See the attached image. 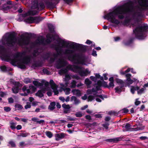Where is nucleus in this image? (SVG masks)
I'll return each instance as SVG.
<instances>
[{
  "mask_svg": "<svg viewBox=\"0 0 148 148\" xmlns=\"http://www.w3.org/2000/svg\"><path fill=\"white\" fill-rule=\"evenodd\" d=\"M131 127L129 123H127L125 125V127L127 130H129Z\"/></svg>",
  "mask_w": 148,
  "mask_h": 148,
  "instance_id": "obj_55",
  "label": "nucleus"
},
{
  "mask_svg": "<svg viewBox=\"0 0 148 148\" xmlns=\"http://www.w3.org/2000/svg\"><path fill=\"white\" fill-rule=\"evenodd\" d=\"M90 79L92 81H94L95 82H96L97 81V79L96 78L93 76H91L90 77Z\"/></svg>",
  "mask_w": 148,
  "mask_h": 148,
  "instance_id": "obj_58",
  "label": "nucleus"
},
{
  "mask_svg": "<svg viewBox=\"0 0 148 148\" xmlns=\"http://www.w3.org/2000/svg\"><path fill=\"white\" fill-rule=\"evenodd\" d=\"M4 111L5 112H10L11 110V108L9 107H5L4 108Z\"/></svg>",
  "mask_w": 148,
  "mask_h": 148,
  "instance_id": "obj_49",
  "label": "nucleus"
},
{
  "mask_svg": "<svg viewBox=\"0 0 148 148\" xmlns=\"http://www.w3.org/2000/svg\"><path fill=\"white\" fill-rule=\"evenodd\" d=\"M42 66V63L40 62H36L33 63L32 66L33 67H38Z\"/></svg>",
  "mask_w": 148,
  "mask_h": 148,
  "instance_id": "obj_24",
  "label": "nucleus"
},
{
  "mask_svg": "<svg viewBox=\"0 0 148 148\" xmlns=\"http://www.w3.org/2000/svg\"><path fill=\"white\" fill-rule=\"evenodd\" d=\"M71 101H74V104L77 105L80 103V100L77 99L76 97L75 96H72L71 98Z\"/></svg>",
  "mask_w": 148,
  "mask_h": 148,
  "instance_id": "obj_22",
  "label": "nucleus"
},
{
  "mask_svg": "<svg viewBox=\"0 0 148 148\" xmlns=\"http://www.w3.org/2000/svg\"><path fill=\"white\" fill-rule=\"evenodd\" d=\"M25 53L24 52L20 53L18 52L14 55V59H11L10 57V59H6L7 61H8V60H11V64L13 66H15V64L17 62L16 58L20 57H21L23 55H25Z\"/></svg>",
  "mask_w": 148,
  "mask_h": 148,
  "instance_id": "obj_10",
  "label": "nucleus"
},
{
  "mask_svg": "<svg viewBox=\"0 0 148 148\" xmlns=\"http://www.w3.org/2000/svg\"><path fill=\"white\" fill-rule=\"evenodd\" d=\"M52 47L54 48L57 53L56 54H54V56L55 58L57 57L58 55L61 54L62 50L60 45H53Z\"/></svg>",
  "mask_w": 148,
  "mask_h": 148,
  "instance_id": "obj_12",
  "label": "nucleus"
},
{
  "mask_svg": "<svg viewBox=\"0 0 148 148\" xmlns=\"http://www.w3.org/2000/svg\"><path fill=\"white\" fill-rule=\"evenodd\" d=\"M75 91L76 92V94L77 96H81V93L79 90L75 89L72 90V92L73 93H74Z\"/></svg>",
  "mask_w": 148,
  "mask_h": 148,
  "instance_id": "obj_28",
  "label": "nucleus"
},
{
  "mask_svg": "<svg viewBox=\"0 0 148 148\" xmlns=\"http://www.w3.org/2000/svg\"><path fill=\"white\" fill-rule=\"evenodd\" d=\"M14 107L16 108H17L18 110H20L22 109L23 108V107L21 105L19 104H16L14 106Z\"/></svg>",
  "mask_w": 148,
  "mask_h": 148,
  "instance_id": "obj_34",
  "label": "nucleus"
},
{
  "mask_svg": "<svg viewBox=\"0 0 148 148\" xmlns=\"http://www.w3.org/2000/svg\"><path fill=\"white\" fill-rule=\"evenodd\" d=\"M8 102L10 103H13L14 102V99L11 97L8 98Z\"/></svg>",
  "mask_w": 148,
  "mask_h": 148,
  "instance_id": "obj_60",
  "label": "nucleus"
},
{
  "mask_svg": "<svg viewBox=\"0 0 148 148\" xmlns=\"http://www.w3.org/2000/svg\"><path fill=\"white\" fill-rule=\"evenodd\" d=\"M62 107L64 109H70L71 107L69 105H66L65 103H64L62 105Z\"/></svg>",
  "mask_w": 148,
  "mask_h": 148,
  "instance_id": "obj_35",
  "label": "nucleus"
},
{
  "mask_svg": "<svg viewBox=\"0 0 148 148\" xmlns=\"http://www.w3.org/2000/svg\"><path fill=\"white\" fill-rule=\"evenodd\" d=\"M19 89L18 87L14 86L12 88V92L15 94L17 93L18 92Z\"/></svg>",
  "mask_w": 148,
  "mask_h": 148,
  "instance_id": "obj_27",
  "label": "nucleus"
},
{
  "mask_svg": "<svg viewBox=\"0 0 148 148\" xmlns=\"http://www.w3.org/2000/svg\"><path fill=\"white\" fill-rule=\"evenodd\" d=\"M108 114L110 115H117L118 114V113L115 111H111L109 112Z\"/></svg>",
  "mask_w": 148,
  "mask_h": 148,
  "instance_id": "obj_48",
  "label": "nucleus"
},
{
  "mask_svg": "<svg viewBox=\"0 0 148 148\" xmlns=\"http://www.w3.org/2000/svg\"><path fill=\"white\" fill-rule=\"evenodd\" d=\"M43 19V18L42 17H30L25 19L24 21L28 23H38L42 21Z\"/></svg>",
  "mask_w": 148,
  "mask_h": 148,
  "instance_id": "obj_8",
  "label": "nucleus"
},
{
  "mask_svg": "<svg viewBox=\"0 0 148 148\" xmlns=\"http://www.w3.org/2000/svg\"><path fill=\"white\" fill-rule=\"evenodd\" d=\"M104 141L108 143H111L112 142L114 143V138L105 139L104 140Z\"/></svg>",
  "mask_w": 148,
  "mask_h": 148,
  "instance_id": "obj_45",
  "label": "nucleus"
},
{
  "mask_svg": "<svg viewBox=\"0 0 148 148\" xmlns=\"http://www.w3.org/2000/svg\"><path fill=\"white\" fill-rule=\"evenodd\" d=\"M29 133H21L20 135H18V136H21L22 137H26L28 135Z\"/></svg>",
  "mask_w": 148,
  "mask_h": 148,
  "instance_id": "obj_52",
  "label": "nucleus"
},
{
  "mask_svg": "<svg viewBox=\"0 0 148 148\" xmlns=\"http://www.w3.org/2000/svg\"><path fill=\"white\" fill-rule=\"evenodd\" d=\"M35 95L40 98H42L44 96V94H42L41 90H40L38 91L35 94Z\"/></svg>",
  "mask_w": 148,
  "mask_h": 148,
  "instance_id": "obj_26",
  "label": "nucleus"
},
{
  "mask_svg": "<svg viewBox=\"0 0 148 148\" xmlns=\"http://www.w3.org/2000/svg\"><path fill=\"white\" fill-rule=\"evenodd\" d=\"M40 90H41V92L43 94L45 93L47 91V89L46 88L43 87Z\"/></svg>",
  "mask_w": 148,
  "mask_h": 148,
  "instance_id": "obj_56",
  "label": "nucleus"
},
{
  "mask_svg": "<svg viewBox=\"0 0 148 148\" xmlns=\"http://www.w3.org/2000/svg\"><path fill=\"white\" fill-rule=\"evenodd\" d=\"M96 94L97 93H96L95 94L94 93L93 94V95H95V97H99L102 100H104V99L103 98V96L102 95H97Z\"/></svg>",
  "mask_w": 148,
  "mask_h": 148,
  "instance_id": "obj_46",
  "label": "nucleus"
},
{
  "mask_svg": "<svg viewBox=\"0 0 148 148\" xmlns=\"http://www.w3.org/2000/svg\"><path fill=\"white\" fill-rule=\"evenodd\" d=\"M7 50L3 46L0 45V55L6 59H10V56L6 54Z\"/></svg>",
  "mask_w": 148,
  "mask_h": 148,
  "instance_id": "obj_9",
  "label": "nucleus"
},
{
  "mask_svg": "<svg viewBox=\"0 0 148 148\" xmlns=\"http://www.w3.org/2000/svg\"><path fill=\"white\" fill-rule=\"evenodd\" d=\"M76 82L74 80H73L72 81V82H71V88H75L76 86Z\"/></svg>",
  "mask_w": 148,
  "mask_h": 148,
  "instance_id": "obj_39",
  "label": "nucleus"
},
{
  "mask_svg": "<svg viewBox=\"0 0 148 148\" xmlns=\"http://www.w3.org/2000/svg\"><path fill=\"white\" fill-rule=\"evenodd\" d=\"M38 53V50H35L33 51V55L34 56L36 57V54Z\"/></svg>",
  "mask_w": 148,
  "mask_h": 148,
  "instance_id": "obj_59",
  "label": "nucleus"
},
{
  "mask_svg": "<svg viewBox=\"0 0 148 148\" xmlns=\"http://www.w3.org/2000/svg\"><path fill=\"white\" fill-rule=\"evenodd\" d=\"M94 116L96 118H102V116L101 114H96L94 115Z\"/></svg>",
  "mask_w": 148,
  "mask_h": 148,
  "instance_id": "obj_57",
  "label": "nucleus"
},
{
  "mask_svg": "<svg viewBox=\"0 0 148 148\" xmlns=\"http://www.w3.org/2000/svg\"><path fill=\"white\" fill-rule=\"evenodd\" d=\"M67 69L75 73H79L81 76H82L84 74L85 75L86 72L89 73V72L86 70L85 71H82V67L79 66L75 65H71L70 64L67 66L66 69H61L60 71V73L63 74L67 72Z\"/></svg>",
  "mask_w": 148,
  "mask_h": 148,
  "instance_id": "obj_5",
  "label": "nucleus"
},
{
  "mask_svg": "<svg viewBox=\"0 0 148 148\" xmlns=\"http://www.w3.org/2000/svg\"><path fill=\"white\" fill-rule=\"evenodd\" d=\"M56 40L57 42L61 43L63 47L65 45L66 47H67L69 45L70 48L79 50L82 52H85L87 51L86 47L88 46L86 45H84L74 42H72L71 44H69V43L62 40L60 38H58Z\"/></svg>",
  "mask_w": 148,
  "mask_h": 148,
  "instance_id": "obj_4",
  "label": "nucleus"
},
{
  "mask_svg": "<svg viewBox=\"0 0 148 148\" xmlns=\"http://www.w3.org/2000/svg\"><path fill=\"white\" fill-rule=\"evenodd\" d=\"M9 144L11 145V147H15L16 146V144L13 141H10L9 142Z\"/></svg>",
  "mask_w": 148,
  "mask_h": 148,
  "instance_id": "obj_41",
  "label": "nucleus"
},
{
  "mask_svg": "<svg viewBox=\"0 0 148 148\" xmlns=\"http://www.w3.org/2000/svg\"><path fill=\"white\" fill-rule=\"evenodd\" d=\"M102 83H103V82L101 81L100 80H98L97 83L96 84L98 86H102Z\"/></svg>",
  "mask_w": 148,
  "mask_h": 148,
  "instance_id": "obj_54",
  "label": "nucleus"
},
{
  "mask_svg": "<svg viewBox=\"0 0 148 148\" xmlns=\"http://www.w3.org/2000/svg\"><path fill=\"white\" fill-rule=\"evenodd\" d=\"M67 64V62L62 59H59L56 65L57 69H60L62 67L64 66Z\"/></svg>",
  "mask_w": 148,
  "mask_h": 148,
  "instance_id": "obj_14",
  "label": "nucleus"
},
{
  "mask_svg": "<svg viewBox=\"0 0 148 148\" xmlns=\"http://www.w3.org/2000/svg\"><path fill=\"white\" fill-rule=\"evenodd\" d=\"M23 64L21 63H19L18 64V67L19 68H20L21 69H25L26 68V66Z\"/></svg>",
  "mask_w": 148,
  "mask_h": 148,
  "instance_id": "obj_32",
  "label": "nucleus"
},
{
  "mask_svg": "<svg viewBox=\"0 0 148 148\" xmlns=\"http://www.w3.org/2000/svg\"><path fill=\"white\" fill-rule=\"evenodd\" d=\"M1 71L3 72H6L7 71V68L5 66H1L0 67Z\"/></svg>",
  "mask_w": 148,
  "mask_h": 148,
  "instance_id": "obj_43",
  "label": "nucleus"
},
{
  "mask_svg": "<svg viewBox=\"0 0 148 148\" xmlns=\"http://www.w3.org/2000/svg\"><path fill=\"white\" fill-rule=\"evenodd\" d=\"M125 137L124 136H121L120 137H118L114 138V143L120 141L122 140Z\"/></svg>",
  "mask_w": 148,
  "mask_h": 148,
  "instance_id": "obj_25",
  "label": "nucleus"
},
{
  "mask_svg": "<svg viewBox=\"0 0 148 148\" xmlns=\"http://www.w3.org/2000/svg\"><path fill=\"white\" fill-rule=\"evenodd\" d=\"M45 39L42 37L41 39L38 38L35 41V43L36 44H44V42Z\"/></svg>",
  "mask_w": 148,
  "mask_h": 148,
  "instance_id": "obj_21",
  "label": "nucleus"
},
{
  "mask_svg": "<svg viewBox=\"0 0 148 148\" xmlns=\"http://www.w3.org/2000/svg\"><path fill=\"white\" fill-rule=\"evenodd\" d=\"M95 96L92 95H89L88 97V101H92L94 99Z\"/></svg>",
  "mask_w": 148,
  "mask_h": 148,
  "instance_id": "obj_44",
  "label": "nucleus"
},
{
  "mask_svg": "<svg viewBox=\"0 0 148 148\" xmlns=\"http://www.w3.org/2000/svg\"><path fill=\"white\" fill-rule=\"evenodd\" d=\"M49 84H50L51 88L54 90H56V91H54L55 95H57L58 93V92L57 90V85L54 82L52 79H51L50 81Z\"/></svg>",
  "mask_w": 148,
  "mask_h": 148,
  "instance_id": "obj_15",
  "label": "nucleus"
},
{
  "mask_svg": "<svg viewBox=\"0 0 148 148\" xmlns=\"http://www.w3.org/2000/svg\"><path fill=\"white\" fill-rule=\"evenodd\" d=\"M137 22V21L134 18L127 19L125 22L124 24L127 25H130V27H133Z\"/></svg>",
  "mask_w": 148,
  "mask_h": 148,
  "instance_id": "obj_13",
  "label": "nucleus"
},
{
  "mask_svg": "<svg viewBox=\"0 0 148 148\" xmlns=\"http://www.w3.org/2000/svg\"><path fill=\"white\" fill-rule=\"evenodd\" d=\"M31 58L30 56H27L21 60V62L23 64L27 65L30 63Z\"/></svg>",
  "mask_w": 148,
  "mask_h": 148,
  "instance_id": "obj_17",
  "label": "nucleus"
},
{
  "mask_svg": "<svg viewBox=\"0 0 148 148\" xmlns=\"http://www.w3.org/2000/svg\"><path fill=\"white\" fill-rule=\"evenodd\" d=\"M16 123H15L13 122H10V127L12 130H13L16 128L15 126Z\"/></svg>",
  "mask_w": 148,
  "mask_h": 148,
  "instance_id": "obj_37",
  "label": "nucleus"
},
{
  "mask_svg": "<svg viewBox=\"0 0 148 148\" xmlns=\"http://www.w3.org/2000/svg\"><path fill=\"white\" fill-rule=\"evenodd\" d=\"M75 115L77 117H82L83 115L81 112H76Z\"/></svg>",
  "mask_w": 148,
  "mask_h": 148,
  "instance_id": "obj_40",
  "label": "nucleus"
},
{
  "mask_svg": "<svg viewBox=\"0 0 148 148\" xmlns=\"http://www.w3.org/2000/svg\"><path fill=\"white\" fill-rule=\"evenodd\" d=\"M127 80L128 82V84H132L133 82V80L131 79V78H128L127 79Z\"/></svg>",
  "mask_w": 148,
  "mask_h": 148,
  "instance_id": "obj_62",
  "label": "nucleus"
},
{
  "mask_svg": "<svg viewBox=\"0 0 148 148\" xmlns=\"http://www.w3.org/2000/svg\"><path fill=\"white\" fill-rule=\"evenodd\" d=\"M145 89L144 88H141V89H139L137 91V94L138 95H141L143 93H144V90Z\"/></svg>",
  "mask_w": 148,
  "mask_h": 148,
  "instance_id": "obj_33",
  "label": "nucleus"
},
{
  "mask_svg": "<svg viewBox=\"0 0 148 148\" xmlns=\"http://www.w3.org/2000/svg\"><path fill=\"white\" fill-rule=\"evenodd\" d=\"M132 8L131 3L128 2L124 5L119 6H116L112 9L108 10L107 13H104L103 18L111 22L113 27H116L119 23V21L116 19L117 15H118L119 18H122L123 16L122 14L127 12L130 11Z\"/></svg>",
  "mask_w": 148,
  "mask_h": 148,
  "instance_id": "obj_1",
  "label": "nucleus"
},
{
  "mask_svg": "<svg viewBox=\"0 0 148 148\" xmlns=\"http://www.w3.org/2000/svg\"><path fill=\"white\" fill-rule=\"evenodd\" d=\"M51 56V53L50 52H46L43 53L41 56L42 58L45 60H48Z\"/></svg>",
  "mask_w": 148,
  "mask_h": 148,
  "instance_id": "obj_19",
  "label": "nucleus"
},
{
  "mask_svg": "<svg viewBox=\"0 0 148 148\" xmlns=\"http://www.w3.org/2000/svg\"><path fill=\"white\" fill-rule=\"evenodd\" d=\"M114 86V82H110L108 85V88L109 89L111 87L113 88Z\"/></svg>",
  "mask_w": 148,
  "mask_h": 148,
  "instance_id": "obj_42",
  "label": "nucleus"
},
{
  "mask_svg": "<svg viewBox=\"0 0 148 148\" xmlns=\"http://www.w3.org/2000/svg\"><path fill=\"white\" fill-rule=\"evenodd\" d=\"M10 8V6H7L5 7H3L2 8V9L4 11H5L8 10Z\"/></svg>",
  "mask_w": 148,
  "mask_h": 148,
  "instance_id": "obj_63",
  "label": "nucleus"
},
{
  "mask_svg": "<svg viewBox=\"0 0 148 148\" xmlns=\"http://www.w3.org/2000/svg\"><path fill=\"white\" fill-rule=\"evenodd\" d=\"M74 50L70 49L65 50L64 54L68 55V58L69 60L78 64H85L87 58L84 54L76 53L74 54Z\"/></svg>",
  "mask_w": 148,
  "mask_h": 148,
  "instance_id": "obj_2",
  "label": "nucleus"
},
{
  "mask_svg": "<svg viewBox=\"0 0 148 148\" xmlns=\"http://www.w3.org/2000/svg\"><path fill=\"white\" fill-rule=\"evenodd\" d=\"M24 82V83L26 84L30 83L32 82L31 79H30L28 78H27L25 79Z\"/></svg>",
  "mask_w": 148,
  "mask_h": 148,
  "instance_id": "obj_38",
  "label": "nucleus"
},
{
  "mask_svg": "<svg viewBox=\"0 0 148 148\" xmlns=\"http://www.w3.org/2000/svg\"><path fill=\"white\" fill-rule=\"evenodd\" d=\"M42 83L38 82L37 81H34L33 82V83L36 86H42L44 85V83H45V80H43L41 81Z\"/></svg>",
  "mask_w": 148,
  "mask_h": 148,
  "instance_id": "obj_20",
  "label": "nucleus"
},
{
  "mask_svg": "<svg viewBox=\"0 0 148 148\" xmlns=\"http://www.w3.org/2000/svg\"><path fill=\"white\" fill-rule=\"evenodd\" d=\"M29 43V39L27 37L26 38L21 37L17 41V43L21 46L27 45Z\"/></svg>",
  "mask_w": 148,
  "mask_h": 148,
  "instance_id": "obj_11",
  "label": "nucleus"
},
{
  "mask_svg": "<svg viewBox=\"0 0 148 148\" xmlns=\"http://www.w3.org/2000/svg\"><path fill=\"white\" fill-rule=\"evenodd\" d=\"M133 35L135 38H131L127 41H123V44L125 46L130 45L133 42L135 38L140 40H144L147 36L148 28H134L133 29Z\"/></svg>",
  "mask_w": 148,
  "mask_h": 148,
  "instance_id": "obj_3",
  "label": "nucleus"
},
{
  "mask_svg": "<svg viewBox=\"0 0 148 148\" xmlns=\"http://www.w3.org/2000/svg\"><path fill=\"white\" fill-rule=\"evenodd\" d=\"M56 103L53 101L50 103V105L48 106V108L51 111L53 110L55 108Z\"/></svg>",
  "mask_w": 148,
  "mask_h": 148,
  "instance_id": "obj_23",
  "label": "nucleus"
},
{
  "mask_svg": "<svg viewBox=\"0 0 148 148\" xmlns=\"http://www.w3.org/2000/svg\"><path fill=\"white\" fill-rule=\"evenodd\" d=\"M109 123L107 122H106L104 123L103 124H102V126L104 127L106 130H108V126L109 125Z\"/></svg>",
  "mask_w": 148,
  "mask_h": 148,
  "instance_id": "obj_31",
  "label": "nucleus"
},
{
  "mask_svg": "<svg viewBox=\"0 0 148 148\" xmlns=\"http://www.w3.org/2000/svg\"><path fill=\"white\" fill-rule=\"evenodd\" d=\"M116 82L117 83L120 84V86H117L115 88V92L117 93L121 92L125 89V82L123 80L119 78L116 79Z\"/></svg>",
  "mask_w": 148,
  "mask_h": 148,
  "instance_id": "obj_7",
  "label": "nucleus"
},
{
  "mask_svg": "<svg viewBox=\"0 0 148 148\" xmlns=\"http://www.w3.org/2000/svg\"><path fill=\"white\" fill-rule=\"evenodd\" d=\"M102 86L104 88H108V85L107 84V83L104 81H103Z\"/></svg>",
  "mask_w": 148,
  "mask_h": 148,
  "instance_id": "obj_50",
  "label": "nucleus"
},
{
  "mask_svg": "<svg viewBox=\"0 0 148 148\" xmlns=\"http://www.w3.org/2000/svg\"><path fill=\"white\" fill-rule=\"evenodd\" d=\"M85 118L88 120V121L91 122L92 121V119L91 117V116L90 115H87L85 116Z\"/></svg>",
  "mask_w": 148,
  "mask_h": 148,
  "instance_id": "obj_47",
  "label": "nucleus"
},
{
  "mask_svg": "<svg viewBox=\"0 0 148 148\" xmlns=\"http://www.w3.org/2000/svg\"><path fill=\"white\" fill-rule=\"evenodd\" d=\"M45 133L46 136L49 138H51L53 136V134L50 131H46Z\"/></svg>",
  "mask_w": 148,
  "mask_h": 148,
  "instance_id": "obj_29",
  "label": "nucleus"
},
{
  "mask_svg": "<svg viewBox=\"0 0 148 148\" xmlns=\"http://www.w3.org/2000/svg\"><path fill=\"white\" fill-rule=\"evenodd\" d=\"M16 41L15 35L13 33H10L4 37L2 41V44L3 45L13 47L16 44Z\"/></svg>",
  "mask_w": 148,
  "mask_h": 148,
  "instance_id": "obj_6",
  "label": "nucleus"
},
{
  "mask_svg": "<svg viewBox=\"0 0 148 148\" xmlns=\"http://www.w3.org/2000/svg\"><path fill=\"white\" fill-rule=\"evenodd\" d=\"M65 89L66 90L65 94L66 95H69L70 94V91L71 90L69 88H66Z\"/></svg>",
  "mask_w": 148,
  "mask_h": 148,
  "instance_id": "obj_61",
  "label": "nucleus"
},
{
  "mask_svg": "<svg viewBox=\"0 0 148 148\" xmlns=\"http://www.w3.org/2000/svg\"><path fill=\"white\" fill-rule=\"evenodd\" d=\"M70 112V109H64L63 110V113L64 114H67Z\"/></svg>",
  "mask_w": 148,
  "mask_h": 148,
  "instance_id": "obj_53",
  "label": "nucleus"
},
{
  "mask_svg": "<svg viewBox=\"0 0 148 148\" xmlns=\"http://www.w3.org/2000/svg\"><path fill=\"white\" fill-rule=\"evenodd\" d=\"M66 134L64 133H57L55 134V140L56 141H59L60 139L64 138Z\"/></svg>",
  "mask_w": 148,
  "mask_h": 148,
  "instance_id": "obj_18",
  "label": "nucleus"
},
{
  "mask_svg": "<svg viewBox=\"0 0 148 148\" xmlns=\"http://www.w3.org/2000/svg\"><path fill=\"white\" fill-rule=\"evenodd\" d=\"M92 55L94 56H96L97 55L96 51L94 49H93L92 53Z\"/></svg>",
  "mask_w": 148,
  "mask_h": 148,
  "instance_id": "obj_64",
  "label": "nucleus"
},
{
  "mask_svg": "<svg viewBox=\"0 0 148 148\" xmlns=\"http://www.w3.org/2000/svg\"><path fill=\"white\" fill-rule=\"evenodd\" d=\"M129 112L128 109L126 108H124L120 111V112L122 113L126 114Z\"/></svg>",
  "mask_w": 148,
  "mask_h": 148,
  "instance_id": "obj_30",
  "label": "nucleus"
},
{
  "mask_svg": "<svg viewBox=\"0 0 148 148\" xmlns=\"http://www.w3.org/2000/svg\"><path fill=\"white\" fill-rule=\"evenodd\" d=\"M138 0L141 8L143 9L144 8L148 6V0Z\"/></svg>",
  "mask_w": 148,
  "mask_h": 148,
  "instance_id": "obj_16",
  "label": "nucleus"
},
{
  "mask_svg": "<svg viewBox=\"0 0 148 148\" xmlns=\"http://www.w3.org/2000/svg\"><path fill=\"white\" fill-rule=\"evenodd\" d=\"M85 83L88 86L91 84L92 82L88 78H86L85 80Z\"/></svg>",
  "mask_w": 148,
  "mask_h": 148,
  "instance_id": "obj_36",
  "label": "nucleus"
},
{
  "mask_svg": "<svg viewBox=\"0 0 148 148\" xmlns=\"http://www.w3.org/2000/svg\"><path fill=\"white\" fill-rule=\"evenodd\" d=\"M29 88L30 89H31L34 92L36 91V88L34 86H29Z\"/></svg>",
  "mask_w": 148,
  "mask_h": 148,
  "instance_id": "obj_51",
  "label": "nucleus"
}]
</instances>
